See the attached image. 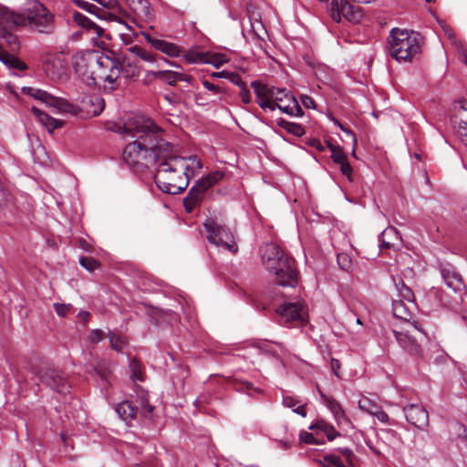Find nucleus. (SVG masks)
<instances>
[{
    "label": "nucleus",
    "mask_w": 467,
    "mask_h": 467,
    "mask_svg": "<svg viewBox=\"0 0 467 467\" xmlns=\"http://www.w3.org/2000/svg\"><path fill=\"white\" fill-rule=\"evenodd\" d=\"M123 129L127 137L135 138L126 145L122 155L124 162L131 169L143 168L142 160L155 166L161 155L168 154L171 143L163 139L164 130L150 119L136 117Z\"/></svg>",
    "instance_id": "f257e3e1"
},
{
    "label": "nucleus",
    "mask_w": 467,
    "mask_h": 467,
    "mask_svg": "<svg viewBox=\"0 0 467 467\" xmlns=\"http://www.w3.org/2000/svg\"><path fill=\"white\" fill-rule=\"evenodd\" d=\"M202 167V161L196 155L182 157L171 144L168 154L161 155L155 164L154 182L161 192L178 194L187 188L190 178Z\"/></svg>",
    "instance_id": "f03ea898"
},
{
    "label": "nucleus",
    "mask_w": 467,
    "mask_h": 467,
    "mask_svg": "<svg viewBox=\"0 0 467 467\" xmlns=\"http://www.w3.org/2000/svg\"><path fill=\"white\" fill-rule=\"evenodd\" d=\"M420 35L393 28L389 36V54L397 61H411L420 52Z\"/></svg>",
    "instance_id": "7ed1b4c3"
},
{
    "label": "nucleus",
    "mask_w": 467,
    "mask_h": 467,
    "mask_svg": "<svg viewBox=\"0 0 467 467\" xmlns=\"http://www.w3.org/2000/svg\"><path fill=\"white\" fill-rule=\"evenodd\" d=\"M19 16L23 19L20 26H28L38 33L51 34L55 29L54 15L38 1L31 3Z\"/></svg>",
    "instance_id": "20e7f679"
},
{
    "label": "nucleus",
    "mask_w": 467,
    "mask_h": 467,
    "mask_svg": "<svg viewBox=\"0 0 467 467\" xmlns=\"http://www.w3.org/2000/svg\"><path fill=\"white\" fill-rule=\"evenodd\" d=\"M203 227L207 233V239L212 244L233 254L238 251L234 234L229 228L219 224L212 218L205 220Z\"/></svg>",
    "instance_id": "39448f33"
},
{
    "label": "nucleus",
    "mask_w": 467,
    "mask_h": 467,
    "mask_svg": "<svg viewBox=\"0 0 467 467\" xmlns=\"http://www.w3.org/2000/svg\"><path fill=\"white\" fill-rule=\"evenodd\" d=\"M223 178V172L217 171L198 180L183 199V205L186 212L192 213L199 206L206 197L207 191Z\"/></svg>",
    "instance_id": "423d86ee"
},
{
    "label": "nucleus",
    "mask_w": 467,
    "mask_h": 467,
    "mask_svg": "<svg viewBox=\"0 0 467 467\" xmlns=\"http://www.w3.org/2000/svg\"><path fill=\"white\" fill-rule=\"evenodd\" d=\"M35 374L40 384L58 394H67L71 389L67 375L57 368L43 366Z\"/></svg>",
    "instance_id": "0eeeda50"
},
{
    "label": "nucleus",
    "mask_w": 467,
    "mask_h": 467,
    "mask_svg": "<svg viewBox=\"0 0 467 467\" xmlns=\"http://www.w3.org/2000/svg\"><path fill=\"white\" fill-rule=\"evenodd\" d=\"M274 268H266V270L275 275L276 285L283 287L295 288L298 283L297 271L295 265V260L287 254L279 257Z\"/></svg>",
    "instance_id": "6e6552de"
},
{
    "label": "nucleus",
    "mask_w": 467,
    "mask_h": 467,
    "mask_svg": "<svg viewBox=\"0 0 467 467\" xmlns=\"http://www.w3.org/2000/svg\"><path fill=\"white\" fill-rule=\"evenodd\" d=\"M99 56L93 52H78L72 57V65L76 74L88 86H94L97 83L91 68L97 65Z\"/></svg>",
    "instance_id": "1a4fd4ad"
},
{
    "label": "nucleus",
    "mask_w": 467,
    "mask_h": 467,
    "mask_svg": "<svg viewBox=\"0 0 467 467\" xmlns=\"http://www.w3.org/2000/svg\"><path fill=\"white\" fill-rule=\"evenodd\" d=\"M97 65L101 68L109 70L108 74L100 76V78L110 84L109 88L111 90L116 89V83L119 78L120 71L122 70V65L119 59L106 55H99L97 60Z\"/></svg>",
    "instance_id": "9d476101"
},
{
    "label": "nucleus",
    "mask_w": 467,
    "mask_h": 467,
    "mask_svg": "<svg viewBox=\"0 0 467 467\" xmlns=\"http://www.w3.org/2000/svg\"><path fill=\"white\" fill-rule=\"evenodd\" d=\"M394 337L399 346L409 355L417 358H424L423 350L420 339L412 336L409 330L395 331L393 330Z\"/></svg>",
    "instance_id": "9b49d317"
},
{
    "label": "nucleus",
    "mask_w": 467,
    "mask_h": 467,
    "mask_svg": "<svg viewBox=\"0 0 467 467\" xmlns=\"http://www.w3.org/2000/svg\"><path fill=\"white\" fill-rule=\"evenodd\" d=\"M276 311L286 323L293 321L304 323L306 320V308L300 302H285Z\"/></svg>",
    "instance_id": "f8f14e48"
},
{
    "label": "nucleus",
    "mask_w": 467,
    "mask_h": 467,
    "mask_svg": "<svg viewBox=\"0 0 467 467\" xmlns=\"http://www.w3.org/2000/svg\"><path fill=\"white\" fill-rule=\"evenodd\" d=\"M251 87L254 90L255 101L259 107L264 110L269 109L274 111L272 99L275 97V87H269L257 80L253 81Z\"/></svg>",
    "instance_id": "ddd939ff"
},
{
    "label": "nucleus",
    "mask_w": 467,
    "mask_h": 467,
    "mask_svg": "<svg viewBox=\"0 0 467 467\" xmlns=\"http://www.w3.org/2000/svg\"><path fill=\"white\" fill-rule=\"evenodd\" d=\"M408 422L418 429H424L429 424L428 411L419 404H410L403 408Z\"/></svg>",
    "instance_id": "4468645a"
},
{
    "label": "nucleus",
    "mask_w": 467,
    "mask_h": 467,
    "mask_svg": "<svg viewBox=\"0 0 467 467\" xmlns=\"http://www.w3.org/2000/svg\"><path fill=\"white\" fill-rule=\"evenodd\" d=\"M22 91L23 93L29 95L30 97H33L34 99H38L54 108H60L64 104V100L62 99L55 97L40 88L24 87L22 88Z\"/></svg>",
    "instance_id": "2eb2a0df"
},
{
    "label": "nucleus",
    "mask_w": 467,
    "mask_h": 467,
    "mask_svg": "<svg viewBox=\"0 0 467 467\" xmlns=\"http://www.w3.org/2000/svg\"><path fill=\"white\" fill-rule=\"evenodd\" d=\"M285 254L281 248L273 243L265 244L261 247L262 262L266 268H274V264H276V260L282 257Z\"/></svg>",
    "instance_id": "dca6fc26"
},
{
    "label": "nucleus",
    "mask_w": 467,
    "mask_h": 467,
    "mask_svg": "<svg viewBox=\"0 0 467 467\" xmlns=\"http://www.w3.org/2000/svg\"><path fill=\"white\" fill-rule=\"evenodd\" d=\"M142 36L146 41L150 44L154 48L166 54L169 57H178L181 50L178 46L173 43L167 42L162 39H157L152 37L149 33L143 32Z\"/></svg>",
    "instance_id": "f3484780"
},
{
    "label": "nucleus",
    "mask_w": 467,
    "mask_h": 467,
    "mask_svg": "<svg viewBox=\"0 0 467 467\" xmlns=\"http://www.w3.org/2000/svg\"><path fill=\"white\" fill-rule=\"evenodd\" d=\"M23 24V19L19 14L11 12L5 7H0V35L5 30H13Z\"/></svg>",
    "instance_id": "a211bd4d"
},
{
    "label": "nucleus",
    "mask_w": 467,
    "mask_h": 467,
    "mask_svg": "<svg viewBox=\"0 0 467 467\" xmlns=\"http://www.w3.org/2000/svg\"><path fill=\"white\" fill-rule=\"evenodd\" d=\"M152 74L156 78L161 79L171 86H174L178 81L191 83L193 79L190 75L172 70H158Z\"/></svg>",
    "instance_id": "6ab92c4d"
},
{
    "label": "nucleus",
    "mask_w": 467,
    "mask_h": 467,
    "mask_svg": "<svg viewBox=\"0 0 467 467\" xmlns=\"http://www.w3.org/2000/svg\"><path fill=\"white\" fill-rule=\"evenodd\" d=\"M441 275L445 285L453 291H461L464 285L461 275L449 267L441 268Z\"/></svg>",
    "instance_id": "aec40b11"
},
{
    "label": "nucleus",
    "mask_w": 467,
    "mask_h": 467,
    "mask_svg": "<svg viewBox=\"0 0 467 467\" xmlns=\"http://www.w3.org/2000/svg\"><path fill=\"white\" fill-rule=\"evenodd\" d=\"M75 3L77 4V5L84 10H87L88 12L91 13V14H94L96 15L99 18H106L107 16H109V19L111 20H117L119 23H121L123 24L125 26H127L128 30L131 31V27L128 25H126V23H124L122 21V19L120 18H117L116 16L112 15V14H108L105 10H102L100 8H99L98 6H96L95 5L91 4V3H88L87 1H84V0H76Z\"/></svg>",
    "instance_id": "412c9836"
},
{
    "label": "nucleus",
    "mask_w": 467,
    "mask_h": 467,
    "mask_svg": "<svg viewBox=\"0 0 467 467\" xmlns=\"http://www.w3.org/2000/svg\"><path fill=\"white\" fill-rule=\"evenodd\" d=\"M115 410L119 418L127 422L135 420L139 415V407L129 400L119 402L116 406Z\"/></svg>",
    "instance_id": "4be33fe9"
},
{
    "label": "nucleus",
    "mask_w": 467,
    "mask_h": 467,
    "mask_svg": "<svg viewBox=\"0 0 467 467\" xmlns=\"http://www.w3.org/2000/svg\"><path fill=\"white\" fill-rule=\"evenodd\" d=\"M274 110L278 109L282 112L292 117H302L304 114L298 101L293 96V100H285V102L272 103Z\"/></svg>",
    "instance_id": "5701e85b"
},
{
    "label": "nucleus",
    "mask_w": 467,
    "mask_h": 467,
    "mask_svg": "<svg viewBox=\"0 0 467 467\" xmlns=\"http://www.w3.org/2000/svg\"><path fill=\"white\" fill-rule=\"evenodd\" d=\"M451 123L453 128L467 123V100L461 99L455 101L454 113L451 117Z\"/></svg>",
    "instance_id": "b1692460"
},
{
    "label": "nucleus",
    "mask_w": 467,
    "mask_h": 467,
    "mask_svg": "<svg viewBox=\"0 0 467 467\" xmlns=\"http://www.w3.org/2000/svg\"><path fill=\"white\" fill-rule=\"evenodd\" d=\"M317 391L323 400L328 410L333 413L337 421H340L341 419H344V410L341 408L340 404L334 400L332 397L326 395L320 389L317 387Z\"/></svg>",
    "instance_id": "393cba45"
},
{
    "label": "nucleus",
    "mask_w": 467,
    "mask_h": 467,
    "mask_svg": "<svg viewBox=\"0 0 467 467\" xmlns=\"http://www.w3.org/2000/svg\"><path fill=\"white\" fill-rule=\"evenodd\" d=\"M73 20L78 26L87 29L88 31L93 30L98 36H101L103 34V29L101 27L79 12L73 13Z\"/></svg>",
    "instance_id": "a878e982"
},
{
    "label": "nucleus",
    "mask_w": 467,
    "mask_h": 467,
    "mask_svg": "<svg viewBox=\"0 0 467 467\" xmlns=\"http://www.w3.org/2000/svg\"><path fill=\"white\" fill-rule=\"evenodd\" d=\"M0 61L8 68H16L22 71L28 68L25 62L6 51L0 50Z\"/></svg>",
    "instance_id": "bb28decb"
},
{
    "label": "nucleus",
    "mask_w": 467,
    "mask_h": 467,
    "mask_svg": "<svg viewBox=\"0 0 467 467\" xmlns=\"http://www.w3.org/2000/svg\"><path fill=\"white\" fill-rule=\"evenodd\" d=\"M393 282L396 286V290L398 292V296L401 301H406L408 303H413L414 301V293L410 287L405 285L404 281L401 277H393Z\"/></svg>",
    "instance_id": "cd10ccee"
},
{
    "label": "nucleus",
    "mask_w": 467,
    "mask_h": 467,
    "mask_svg": "<svg viewBox=\"0 0 467 467\" xmlns=\"http://www.w3.org/2000/svg\"><path fill=\"white\" fill-rule=\"evenodd\" d=\"M309 430H318L324 432L329 441H333L336 437L340 435L339 432L336 431L333 425L323 420H319L316 423L311 424L309 426Z\"/></svg>",
    "instance_id": "c85d7f7f"
},
{
    "label": "nucleus",
    "mask_w": 467,
    "mask_h": 467,
    "mask_svg": "<svg viewBox=\"0 0 467 467\" xmlns=\"http://www.w3.org/2000/svg\"><path fill=\"white\" fill-rule=\"evenodd\" d=\"M139 407V415L148 419L154 410V406L149 403L148 397L145 393H141L136 399V404Z\"/></svg>",
    "instance_id": "c756f323"
},
{
    "label": "nucleus",
    "mask_w": 467,
    "mask_h": 467,
    "mask_svg": "<svg viewBox=\"0 0 467 467\" xmlns=\"http://www.w3.org/2000/svg\"><path fill=\"white\" fill-rule=\"evenodd\" d=\"M126 2L138 15L146 17L150 15V4L148 0H126Z\"/></svg>",
    "instance_id": "7c9ffc66"
},
{
    "label": "nucleus",
    "mask_w": 467,
    "mask_h": 467,
    "mask_svg": "<svg viewBox=\"0 0 467 467\" xmlns=\"http://www.w3.org/2000/svg\"><path fill=\"white\" fill-rule=\"evenodd\" d=\"M277 125L280 128L285 130L287 132H289L296 137H301L305 134V129L300 124L290 122L284 119H280L277 121Z\"/></svg>",
    "instance_id": "2f4dec72"
},
{
    "label": "nucleus",
    "mask_w": 467,
    "mask_h": 467,
    "mask_svg": "<svg viewBox=\"0 0 467 467\" xmlns=\"http://www.w3.org/2000/svg\"><path fill=\"white\" fill-rule=\"evenodd\" d=\"M392 310H393V315L396 317L400 318L402 320L409 321L410 318L411 317V315H410V312L408 306L401 300L394 301L392 303Z\"/></svg>",
    "instance_id": "473e14b6"
},
{
    "label": "nucleus",
    "mask_w": 467,
    "mask_h": 467,
    "mask_svg": "<svg viewBox=\"0 0 467 467\" xmlns=\"http://www.w3.org/2000/svg\"><path fill=\"white\" fill-rule=\"evenodd\" d=\"M283 404H284V406L292 409V410L295 413H296L302 417L306 416V410L305 406L300 405L299 401L297 400H296L295 398H293L291 396H284L283 397Z\"/></svg>",
    "instance_id": "72a5a7b5"
},
{
    "label": "nucleus",
    "mask_w": 467,
    "mask_h": 467,
    "mask_svg": "<svg viewBox=\"0 0 467 467\" xmlns=\"http://www.w3.org/2000/svg\"><path fill=\"white\" fill-rule=\"evenodd\" d=\"M327 148L331 151V158L335 163L339 164L342 161L348 160L346 153L339 145H335L327 141Z\"/></svg>",
    "instance_id": "f704fd0d"
},
{
    "label": "nucleus",
    "mask_w": 467,
    "mask_h": 467,
    "mask_svg": "<svg viewBox=\"0 0 467 467\" xmlns=\"http://www.w3.org/2000/svg\"><path fill=\"white\" fill-rule=\"evenodd\" d=\"M324 462L336 467H354V463L343 462L341 457L335 453H327L324 456Z\"/></svg>",
    "instance_id": "c9c22d12"
},
{
    "label": "nucleus",
    "mask_w": 467,
    "mask_h": 467,
    "mask_svg": "<svg viewBox=\"0 0 467 467\" xmlns=\"http://www.w3.org/2000/svg\"><path fill=\"white\" fill-rule=\"evenodd\" d=\"M275 97L272 99L273 103L285 102V100H293V94L285 88L275 87Z\"/></svg>",
    "instance_id": "e433bc0d"
},
{
    "label": "nucleus",
    "mask_w": 467,
    "mask_h": 467,
    "mask_svg": "<svg viewBox=\"0 0 467 467\" xmlns=\"http://www.w3.org/2000/svg\"><path fill=\"white\" fill-rule=\"evenodd\" d=\"M109 338L110 347L113 350L121 353L123 351L125 341L119 337L109 331L107 335Z\"/></svg>",
    "instance_id": "4c0bfd02"
},
{
    "label": "nucleus",
    "mask_w": 467,
    "mask_h": 467,
    "mask_svg": "<svg viewBox=\"0 0 467 467\" xmlns=\"http://www.w3.org/2000/svg\"><path fill=\"white\" fill-rule=\"evenodd\" d=\"M0 38L5 39L12 50H16L19 47L18 37L12 33V30H5V32H3V34L0 35Z\"/></svg>",
    "instance_id": "58836bf2"
},
{
    "label": "nucleus",
    "mask_w": 467,
    "mask_h": 467,
    "mask_svg": "<svg viewBox=\"0 0 467 467\" xmlns=\"http://www.w3.org/2000/svg\"><path fill=\"white\" fill-rule=\"evenodd\" d=\"M79 264L88 272H93L99 266V263L96 259L87 256H81L79 258Z\"/></svg>",
    "instance_id": "ea45409f"
},
{
    "label": "nucleus",
    "mask_w": 467,
    "mask_h": 467,
    "mask_svg": "<svg viewBox=\"0 0 467 467\" xmlns=\"http://www.w3.org/2000/svg\"><path fill=\"white\" fill-rule=\"evenodd\" d=\"M358 407L364 411L370 414H375L378 410V406L368 398H362L358 401Z\"/></svg>",
    "instance_id": "a19ab883"
},
{
    "label": "nucleus",
    "mask_w": 467,
    "mask_h": 467,
    "mask_svg": "<svg viewBox=\"0 0 467 467\" xmlns=\"http://www.w3.org/2000/svg\"><path fill=\"white\" fill-rule=\"evenodd\" d=\"M129 367L131 370L132 379L142 381L140 363L136 358H133L130 360Z\"/></svg>",
    "instance_id": "79ce46f5"
},
{
    "label": "nucleus",
    "mask_w": 467,
    "mask_h": 467,
    "mask_svg": "<svg viewBox=\"0 0 467 467\" xmlns=\"http://www.w3.org/2000/svg\"><path fill=\"white\" fill-rule=\"evenodd\" d=\"M130 50L145 61H153V56L138 46L130 47Z\"/></svg>",
    "instance_id": "37998d69"
},
{
    "label": "nucleus",
    "mask_w": 467,
    "mask_h": 467,
    "mask_svg": "<svg viewBox=\"0 0 467 467\" xmlns=\"http://www.w3.org/2000/svg\"><path fill=\"white\" fill-rule=\"evenodd\" d=\"M337 451L344 457L345 461L348 463H354L356 455L353 451L348 447H338Z\"/></svg>",
    "instance_id": "c03bdc74"
},
{
    "label": "nucleus",
    "mask_w": 467,
    "mask_h": 467,
    "mask_svg": "<svg viewBox=\"0 0 467 467\" xmlns=\"http://www.w3.org/2000/svg\"><path fill=\"white\" fill-rule=\"evenodd\" d=\"M211 65H213L214 67L218 68L223 64L227 62L226 56L224 54H214L211 57L210 60L207 61Z\"/></svg>",
    "instance_id": "a18cd8bd"
},
{
    "label": "nucleus",
    "mask_w": 467,
    "mask_h": 467,
    "mask_svg": "<svg viewBox=\"0 0 467 467\" xmlns=\"http://www.w3.org/2000/svg\"><path fill=\"white\" fill-rule=\"evenodd\" d=\"M32 112L39 119L41 123H43L47 127L48 126V122L50 121L52 117H50L48 114L43 112L36 107L32 108Z\"/></svg>",
    "instance_id": "49530a36"
},
{
    "label": "nucleus",
    "mask_w": 467,
    "mask_h": 467,
    "mask_svg": "<svg viewBox=\"0 0 467 467\" xmlns=\"http://www.w3.org/2000/svg\"><path fill=\"white\" fill-rule=\"evenodd\" d=\"M338 165H339L340 171L342 172V174L345 175L349 182H352L353 181L352 167L349 164L348 161L346 160V161H342L341 163H339Z\"/></svg>",
    "instance_id": "de8ad7c7"
},
{
    "label": "nucleus",
    "mask_w": 467,
    "mask_h": 467,
    "mask_svg": "<svg viewBox=\"0 0 467 467\" xmlns=\"http://www.w3.org/2000/svg\"><path fill=\"white\" fill-rule=\"evenodd\" d=\"M299 440L302 442L307 443V444H315V443H320L312 433L307 432L306 431H302L299 433Z\"/></svg>",
    "instance_id": "09e8293b"
},
{
    "label": "nucleus",
    "mask_w": 467,
    "mask_h": 467,
    "mask_svg": "<svg viewBox=\"0 0 467 467\" xmlns=\"http://www.w3.org/2000/svg\"><path fill=\"white\" fill-rule=\"evenodd\" d=\"M203 87L208 89L209 91H212L214 94H221L225 93V89L218 85H214L213 83H211L207 79L202 80Z\"/></svg>",
    "instance_id": "8fccbe9b"
},
{
    "label": "nucleus",
    "mask_w": 467,
    "mask_h": 467,
    "mask_svg": "<svg viewBox=\"0 0 467 467\" xmlns=\"http://www.w3.org/2000/svg\"><path fill=\"white\" fill-rule=\"evenodd\" d=\"M227 79L230 80L231 83L237 86L238 88H243L246 87L245 83L243 81L241 76L237 73H232L228 74Z\"/></svg>",
    "instance_id": "3c124183"
},
{
    "label": "nucleus",
    "mask_w": 467,
    "mask_h": 467,
    "mask_svg": "<svg viewBox=\"0 0 467 467\" xmlns=\"http://www.w3.org/2000/svg\"><path fill=\"white\" fill-rule=\"evenodd\" d=\"M454 130L460 140L463 144L467 145V123L466 125L454 127Z\"/></svg>",
    "instance_id": "603ef678"
},
{
    "label": "nucleus",
    "mask_w": 467,
    "mask_h": 467,
    "mask_svg": "<svg viewBox=\"0 0 467 467\" xmlns=\"http://www.w3.org/2000/svg\"><path fill=\"white\" fill-rule=\"evenodd\" d=\"M54 308L57 314L60 317H65L67 313V311L71 308L70 305L66 304H54Z\"/></svg>",
    "instance_id": "864d4df0"
},
{
    "label": "nucleus",
    "mask_w": 467,
    "mask_h": 467,
    "mask_svg": "<svg viewBox=\"0 0 467 467\" xmlns=\"http://www.w3.org/2000/svg\"><path fill=\"white\" fill-rule=\"evenodd\" d=\"M104 332L100 329H93L89 334V339L92 343H98L102 340Z\"/></svg>",
    "instance_id": "5fc2aeb1"
},
{
    "label": "nucleus",
    "mask_w": 467,
    "mask_h": 467,
    "mask_svg": "<svg viewBox=\"0 0 467 467\" xmlns=\"http://www.w3.org/2000/svg\"><path fill=\"white\" fill-rule=\"evenodd\" d=\"M239 95H240V98H241V100L243 103H244V104L251 103V101H252L251 93L246 87L240 89Z\"/></svg>",
    "instance_id": "6e6d98bb"
},
{
    "label": "nucleus",
    "mask_w": 467,
    "mask_h": 467,
    "mask_svg": "<svg viewBox=\"0 0 467 467\" xmlns=\"http://www.w3.org/2000/svg\"><path fill=\"white\" fill-rule=\"evenodd\" d=\"M333 121L335 123V125L337 127H338L342 131H344L346 134H348L349 137H351L352 140L354 141V143L357 142V139H356V136L354 134V132L349 130V129H347L345 128L337 119H333Z\"/></svg>",
    "instance_id": "4d7b16f0"
},
{
    "label": "nucleus",
    "mask_w": 467,
    "mask_h": 467,
    "mask_svg": "<svg viewBox=\"0 0 467 467\" xmlns=\"http://www.w3.org/2000/svg\"><path fill=\"white\" fill-rule=\"evenodd\" d=\"M301 103L303 106L306 109H314L315 108V101L314 99L307 96V95H302L301 98Z\"/></svg>",
    "instance_id": "13d9d810"
},
{
    "label": "nucleus",
    "mask_w": 467,
    "mask_h": 467,
    "mask_svg": "<svg viewBox=\"0 0 467 467\" xmlns=\"http://www.w3.org/2000/svg\"><path fill=\"white\" fill-rule=\"evenodd\" d=\"M308 145L317 149L319 151H325L326 146L321 143V141L318 139H311L308 141Z\"/></svg>",
    "instance_id": "bf43d9fd"
},
{
    "label": "nucleus",
    "mask_w": 467,
    "mask_h": 467,
    "mask_svg": "<svg viewBox=\"0 0 467 467\" xmlns=\"http://www.w3.org/2000/svg\"><path fill=\"white\" fill-rule=\"evenodd\" d=\"M62 125H63L62 120L51 118L50 121L48 122L47 128L49 129V131H51V130L58 129V128L62 127Z\"/></svg>",
    "instance_id": "052dcab7"
},
{
    "label": "nucleus",
    "mask_w": 467,
    "mask_h": 467,
    "mask_svg": "<svg viewBox=\"0 0 467 467\" xmlns=\"http://www.w3.org/2000/svg\"><path fill=\"white\" fill-rule=\"evenodd\" d=\"M337 261L343 269H347L348 265L350 264V261L348 259V256L346 254L338 255Z\"/></svg>",
    "instance_id": "680f3d73"
},
{
    "label": "nucleus",
    "mask_w": 467,
    "mask_h": 467,
    "mask_svg": "<svg viewBox=\"0 0 467 467\" xmlns=\"http://www.w3.org/2000/svg\"><path fill=\"white\" fill-rule=\"evenodd\" d=\"M330 366H331V368H332L333 372L335 373V375L337 376V370L340 368L339 360L337 358H331Z\"/></svg>",
    "instance_id": "e2e57ef3"
},
{
    "label": "nucleus",
    "mask_w": 467,
    "mask_h": 467,
    "mask_svg": "<svg viewBox=\"0 0 467 467\" xmlns=\"http://www.w3.org/2000/svg\"><path fill=\"white\" fill-rule=\"evenodd\" d=\"M294 442V440H280L278 441V445L282 449H289L292 446V443Z\"/></svg>",
    "instance_id": "0e129e2a"
},
{
    "label": "nucleus",
    "mask_w": 467,
    "mask_h": 467,
    "mask_svg": "<svg viewBox=\"0 0 467 467\" xmlns=\"http://www.w3.org/2000/svg\"><path fill=\"white\" fill-rule=\"evenodd\" d=\"M206 402H208V397L206 395H200L195 400V405L201 407L202 403Z\"/></svg>",
    "instance_id": "69168bd1"
},
{
    "label": "nucleus",
    "mask_w": 467,
    "mask_h": 467,
    "mask_svg": "<svg viewBox=\"0 0 467 467\" xmlns=\"http://www.w3.org/2000/svg\"><path fill=\"white\" fill-rule=\"evenodd\" d=\"M239 389L248 392L249 390L254 389V386L252 383L245 381L242 383V386L239 388Z\"/></svg>",
    "instance_id": "338daca9"
},
{
    "label": "nucleus",
    "mask_w": 467,
    "mask_h": 467,
    "mask_svg": "<svg viewBox=\"0 0 467 467\" xmlns=\"http://www.w3.org/2000/svg\"><path fill=\"white\" fill-rule=\"evenodd\" d=\"M78 246L81 247L85 251H88L90 248V245L84 239L78 240Z\"/></svg>",
    "instance_id": "774afa93"
}]
</instances>
